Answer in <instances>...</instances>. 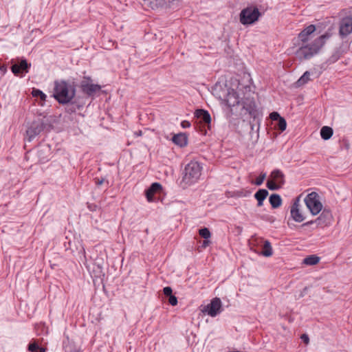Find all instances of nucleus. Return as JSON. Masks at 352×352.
Listing matches in <instances>:
<instances>
[{
    "mask_svg": "<svg viewBox=\"0 0 352 352\" xmlns=\"http://www.w3.org/2000/svg\"><path fill=\"white\" fill-rule=\"evenodd\" d=\"M352 32V18L344 19L340 24V34L346 36Z\"/></svg>",
    "mask_w": 352,
    "mask_h": 352,
    "instance_id": "nucleus-13",
    "label": "nucleus"
},
{
    "mask_svg": "<svg viewBox=\"0 0 352 352\" xmlns=\"http://www.w3.org/2000/svg\"><path fill=\"white\" fill-rule=\"evenodd\" d=\"M203 311L207 313L211 317H215L222 311V302L219 298H214L203 309Z\"/></svg>",
    "mask_w": 352,
    "mask_h": 352,
    "instance_id": "nucleus-6",
    "label": "nucleus"
},
{
    "mask_svg": "<svg viewBox=\"0 0 352 352\" xmlns=\"http://www.w3.org/2000/svg\"><path fill=\"white\" fill-rule=\"evenodd\" d=\"M65 352H69L67 349V346L65 347Z\"/></svg>",
    "mask_w": 352,
    "mask_h": 352,
    "instance_id": "nucleus-47",
    "label": "nucleus"
},
{
    "mask_svg": "<svg viewBox=\"0 0 352 352\" xmlns=\"http://www.w3.org/2000/svg\"><path fill=\"white\" fill-rule=\"evenodd\" d=\"M258 200V206H261L263 205V202L265 199H257Z\"/></svg>",
    "mask_w": 352,
    "mask_h": 352,
    "instance_id": "nucleus-44",
    "label": "nucleus"
},
{
    "mask_svg": "<svg viewBox=\"0 0 352 352\" xmlns=\"http://www.w3.org/2000/svg\"><path fill=\"white\" fill-rule=\"evenodd\" d=\"M76 95L74 85L65 80L54 82V97L60 104H67L72 101Z\"/></svg>",
    "mask_w": 352,
    "mask_h": 352,
    "instance_id": "nucleus-1",
    "label": "nucleus"
},
{
    "mask_svg": "<svg viewBox=\"0 0 352 352\" xmlns=\"http://www.w3.org/2000/svg\"><path fill=\"white\" fill-rule=\"evenodd\" d=\"M320 135L324 140H327L333 135V129L329 126H323L320 130Z\"/></svg>",
    "mask_w": 352,
    "mask_h": 352,
    "instance_id": "nucleus-20",
    "label": "nucleus"
},
{
    "mask_svg": "<svg viewBox=\"0 0 352 352\" xmlns=\"http://www.w3.org/2000/svg\"><path fill=\"white\" fill-rule=\"evenodd\" d=\"M305 33H308L309 34H311L315 30L316 28L314 25H310L307 26L305 29H304Z\"/></svg>",
    "mask_w": 352,
    "mask_h": 352,
    "instance_id": "nucleus-36",
    "label": "nucleus"
},
{
    "mask_svg": "<svg viewBox=\"0 0 352 352\" xmlns=\"http://www.w3.org/2000/svg\"><path fill=\"white\" fill-rule=\"evenodd\" d=\"M163 292L166 296H168L173 294V290L170 287H165L163 289Z\"/></svg>",
    "mask_w": 352,
    "mask_h": 352,
    "instance_id": "nucleus-37",
    "label": "nucleus"
},
{
    "mask_svg": "<svg viewBox=\"0 0 352 352\" xmlns=\"http://www.w3.org/2000/svg\"><path fill=\"white\" fill-rule=\"evenodd\" d=\"M307 207L313 215L318 214L322 209V204L319 199H304Z\"/></svg>",
    "mask_w": 352,
    "mask_h": 352,
    "instance_id": "nucleus-11",
    "label": "nucleus"
},
{
    "mask_svg": "<svg viewBox=\"0 0 352 352\" xmlns=\"http://www.w3.org/2000/svg\"><path fill=\"white\" fill-rule=\"evenodd\" d=\"M135 135L136 136H141L142 135V131H138L135 132Z\"/></svg>",
    "mask_w": 352,
    "mask_h": 352,
    "instance_id": "nucleus-45",
    "label": "nucleus"
},
{
    "mask_svg": "<svg viewBox=\"0 0 352 352\" xmlns=\"http://www.w3.org/2000/svg\"><path fill=\"white\" fill-rule=\"evenodd\" d=\"M226 101L230 107H234L239 104V97L236 91L230 90L227 96Z\"/></svg>",
    "mask_w": 352,
    "mask_h": 352,
    "instance_id": "nucleus-14",
    "label": "nucleus"
},
{
    "mask_svg": "<svg viewBox=\"0 0 352 352\" xmlns=\"http://www.w3.org/2000/svg\"><path fill=\"white\" fill-rule=\"evenodd\" d=\"M287 127V122L284 118L278 120V128L280 131H284Z\"/></svg>",
    "mask_w": 352,
    "mask_h": 352,
    "instance_id": "nucleus-29",
    "label": "nucleus"
},
{
    "mask_svg": "<svg viewBox=\"0 0 352 352\" xmlns=\"http://www.w3.org/2000/svg\"><path fill=\"white\" fill-rule=\"evenodd\" d=\"M267 186L270 190H276L280 188V186L276 182H275L274 180H272L271 178H270L267 180Z\"/></svg>",
    "mask_w": 352,
    "mask_h": 352,
    "instance_id": "nucleus-28",
    "label": "nucleus"
},
{
    "mask_svg": "<svg viewBox=\"0 0 352 352\" xmlns=\"http://www.w3.org/2000/svg\"><path fill=\"white\" fill-rule=\"evenodd\" d=\"M266 177V173H261L259 177L256 179L254 184L257 186L262 184Z\"/></svg>",
    "mask_w": 352,
    "mask_h": 352,
    "instance_id": "nucleus-33",
    "label": "nucleus"
},
{
    "mask_svg": "<svg viewBox=\"0 0 352 352\" xmlns=\"http://www.w3.org/2000/svg\"><path fill=\"white\" fill-rule=\"evenodd\" d=\"M168 302L170 303V305H171L172 306H175L177 305V297L175 296V295H170V296H168Z\"/></svg>",
    "mask_w": 352,
    "mask_h": 352,
    "instance_id": "nucleus-34",
    "label": "nucleus"
},
{
    "mask_svg": "<svg viewBox=\"0 0 352 352\" xmlns=\"http://www.w3.org/2000/svg\"><path fill=\"white\" fill-rule=\"evenodd\" d=\"M301 339L307 344L309 342V338L307 334H302L301 336Z\"/></svg>",
    "mask_w": 352,
    "mask_h": 352,
    "instance_id": "nucleus-39",
    "label": "nucleus"
},
{
    "mask_svg": "<svg viewBox=\"0 0 352 352\" xmlns=\"http://www.w3.org/2000/svg\"><path fill=\"white\" fill-rule=\"evenodd\" d=\"M252 192L250 190L243 189V190L237 191L235 193L234 196L238 197H250L252 195Z\"/></svg>",
    "mask_w": 352,
    "mask_h": 352,
    "instance_id": "nucleus-25",
    "label": "nucleus"
},
{
    "mask_svg": "<svg viewBox=\"0 0 352 352\" xmlns=\"http://www.w3.org/2000/svg\"><path fill=\"white\" fill-rule=\"evenodd\" d=\"M103 182H104V179H98L96 181V183L97 185H101Z\"/></svg>",
    "mask_w": 352,
    "mask_h": 352,
    "instance_id": "nucleus-43",
    "label": "nucleus"
},
{
    "mask_svg": "<svg viewBox=\"0 0 352 352\" xmlns=\"http://www.w3.org/2000/svg\"><path fill=\"white\" fill-rule=\"evenodd\" d=\"M100 88V86L98 85L91 84L85 82H83L81 84L82 91L89 96H93L97 91H99Z\"/></svg>",
    "mask_w": 352,
    "mask_h": 352,
    "instance_id": "nucleus-12",
    "label": "nucleus"
},
{
    "mask_svg": "<svg viewBox=\"0 0 352 352\" xmlns=\"http://www.w3.org/2000/svg\"><path fill=\"white\" fill-rule=\"evenodd\" d=\"M30 66L31 64L28 63L25 59H23L19 63H14L11 67V70L14 75L18 76L23 72L28 73Z\"/></svg>",
    "mask_w": 352,
    "mask_h": 352,
    "instance_id": "nucleus-9",
    "label": "nucleus"
},
{
    "mask_svg": "<svg viewBox=\"0 0 352 352\" xmlns=\"http://www.w3.org/2000/svg\"><path fill=\"white\" fill-rule=\"evenodd\" d=\"M202 167L195 161L190 162L185 167L184 175L182 179L184 186L197 182L201 175Z\"/></svg>",
    "mask_w": 352,
    "mask_h": 352,
    "instance_id": "nucleus-3",
    "label": "nucleus"
},
{
    "mask_svg": "<svg viewBox=\"0 0 352 352\" xmlns=\"http://www.w3.org/2000/svg\"><path fill=\"white\" fill-rule=\"evenodd\" d=\"M172 140L174 144L179 146L180 147L185 146L188 142V138L184 133L175 135L173 137Z\"/></svg>",
    "mask_w": 352,
    "mask_h": 352,
    "instance_id": "nucleus-16",
    "label": "nucleus"
},
{
    "mask_svg": "<svg viewBox=\"0 0 352 352\" xmlns=\"http://www.w3.org/2000/svg\"><path fill=\"white\" fill-rule=\"evenodd\" d=\"M273 208H277L282 204V199H269Z\"/></svg>",
    "mask_w": 352,
    "mask_h": 352,
    "instance_id": "nucleus-32",
    "label": "nucleus"
},
{
    "mask_svg": "<svg viewBox=\"0 0 352 352\" xmlns=\"http://www.w3.org/2000/svg\"><path fill=\"white\" fill-rule=\"evenodd\" d=\"M1 69H2V70H6V68H3V67H1Z\"/></svg>",
    "mask_w": 352,
    "mask_h": 352,
    "instance_id": "nucleus-50",
    "label": "nucleus"
},
{
    "mask_svg": "<svg viewBox=\"0 0 352 352\" xmlns=\"http://www.w3.org/2000/svg\"><path fill=\"white\" fill-rule=\"evenodd\" d=\"M268 195V191L266 189H260L254 195V198L264 199Z\"/></svg>",
    "mask_w": 352,
    "mask_h": 352,
    "instance_id": "nucleus-24",
    "label": "nucleus"
},
{
    "mask_svg": "<svg viewBox=\"0 0 352 352\" xmlns=\"http://www.w3.org/2000/svg\"><path fill=\"white\" fill-rule=\"evenodd\" d=\"M323 45V37L320 36L311 43L301 44L296 55L300 60L309 59L317 54Z\"/></svg>",
    "mask_w": 352,
    "mask_h": 352,
    "instance_id": "nucleus-2",
    "label": "nucleus"
},
{
    "mask_svg": "<svg viewBox=\"0 0 352 352\" xmlns=\"http://www.w3.org/2000/svg\"><path fill=\"white\" fill-rule=\"evenodd\" d=\"M310 73L309 72H305L304 74L298 80L297 85L301 86L307 83L309 80Z\"/></svg>",
    "mask_w": 352,
    "mask_h": 352,
    "instance_id": "nucleus-23",
    "label": "nucleus"
},
{
    "mask_svg": "<svg viewBox=\"0 0 352 352\" xmlns=\"http://www.w3.org/2000/svg\"><path fill=\"white\" fill-rule=\"evenodd\" d=\"M311 223H312L311 221H310V222H307V223H305V225H308V224Z\"/></svg>",
    "mask_w": 352,
    "mask_h": 352,
    "instance_id": "nucleus-48",
    "label": "nucleus"
},
{
    "mask_svg": "<svg viewBox=\"0 0 352 352\" xmlns=\"http://www.w3.org/2000/svg\"><path fill=\"white\" fill-rule=\"evenodd\" d=\"M195 116L200 119L201 122H204L205 124H210L211 122L210 115L207 111L204 109H197L196 110Z\"/></svg>",
    "mask_w": 352,
    "mask_h": 352,
    "instance_id": "nucleus-15",
    "label": "nucleus"
},
{
    "mask_svg": "<svg viewBox=\"0 0 352 352\" xmlns=\"http://www.w3.org/2000/svg\"><path fill=\"white\" fill-rule=\"evenodd\" d=\"M260 12L256 8L249 7L243 9L240 13V22L243 25L252 24L256 21Z\"/></svg>",
    "mask_w": 352,
    "mask_h": 352,
    "instance_id": "nucleus-5",
    "label": "nucleus"
},
{
    "mask_svg": "<svg viewBox=\"0 0 352 352\" xmlns=\"http://www.w3.org/2000/svg\"><path fill=\"white\" fill-rule=\"evenodd\" d=\"M32 95L34 97L39 96L42 100H45L46 99V95L39 89H34L32 91Z\"/></svg>",
    "mask_w": 352,
    "mask_h": 352,
    "instance_id": "nucleus-30",
    "label": "nucleus"
},
{
    "mask_svg": "<svg viewBox=\"0 0 352 352\" xmlns=\"http://www.w3.org/2000/svg\"><path fill=\"white\" fill-rule=\"evenodd\" d=\"M1 69H2V70H6V68H3V67H1Z\"/></svg>",
    "mask_w": 352,
    "mask_h": 352,
    "instance_id": "nucleus-51",
    "label": "nucleus"
},
{
    "mask_svg": "<svg viewBox=\"0 0 352 352\" xmlns=\"http://www.w3.org/2000/svg\"><path fill=\"white\" fill-rule=\"evenodd\" d=\"M45 125V122L41 118H38L32 121L26 130L25 140L28 142H32L36 136L43 131Z\"/></svg>",
    "mask_w": 352,
    "mask_h": 352,
    "instance_id": "nucleus-4",
    "label": "nucleus"
},
{
    "mask_svg": "<svg viewBox=\"0 0 352 352\" xmlns=\"http://www.w3.org/2000/svg\"><path fill=\"white\" fill-rule=\"evenodd\" d=\"M319 198V195L316 192L311 191V192L307 193V195L305 192L301 193L296 198Z\"/></svg>",
    "mask_w": 352,
    "mask_h": 352,
    "instance_id": "nucleus-27",
    "label": "nucleus"
},
{
    "mask_svg": "<svg viewBox=\"0 0 352 352\" xmlns=\"http://www.w3.org/2000/svg\"><path fill=\"white\" fill-rule=\"evenodd\" d=\"M320 258L316 255H310L303 260V263L307 265H314L318 263Z\"/></svg>",
    "mask_w": 352,
    "mask_h": 352,
    "instance_id": "nucleus-21",
    "label": "nucleus"
},
{
    "mask_svg": "<svg viewBox=\"0 0 352 352\" xmlns=\"http://www.w3.org/2000/svg\"><path fill=\"white\" fill-rule=\"evenodd\" d=\"M300 199H296L290 207V219L297 223H301L305 219V213L299 204Z\"/></svg>",
    "mask_w": 352,
    "mask_h": 352,
    "instance_id": "nucleus-7",
    "label": "nucleus"
},
{
    "mask_svg": "<svg viewBox=\"0 0 352 352\" xmlns=\"http://www.w3.org/2000/svg\"><path fill=\"white\" fill-rule=\"evenodd\" d=\"M166 196V193L164 191L162 186L157 182L153 183L151 186L145 191L146 198H153L155 195Z\"/></svg>",
    "mask_w": 352,
    "mask_h": 352,
    "instance_id": "nucleus-8",
    "label": "nucleus"
},
{
    "mask_svg": "<svg viewBox=\"0 0 352 352\" xmlns=\"http://www.w3.org/2000/svg\"><path fill=\"white\" fill-rule=\"evenodd\" d=\"M272 248L271 246V243L269 241L265 240L263 241V251L261 252V254L264 256H270L272 255Z\"/></svg>",
    "mask_w": 352,
    "mask_h": 352,
    "instance_id": "nucleus-19",
    "label": "nucleus"
},
{
    "mask_svg": "<svg viewBox=\"0 0 352 352\" xmlns=\"http://www.w3.org/2000/svg\"><path fill=\"white\" fill-rule=\"evenodd\" d=\"M1 69H2V70H6V68H3V67H1Z\"/></svg>",
    "mask_w": 352,
    "mask_h": 352,
    "instance_id": "nucleus-49",
    "label": "nucleus"
},
{
    "mask_svg": "<svg viewBox=\"0 0 352 352\" xmlns=\"http://www.w3.org/2000/svg\"><path fill=\"white\" fill-rule=\"evenodd\" d=\"M269 198H280V195H279L274 193V194H272V195L269 197Z\"/></svg>",
    "mask_w": 352,
    "mask_h": 352,
    "instance_id": "nucleus-42",
    "label": "nucleus"
},
{
    "mask_svg": "<svg viewBox=\"0 0 352 352\" xmlns=\"http://www.w3.org/2000/svg\"><path fill=\"white\" fill-rule=\"evenodd\" d=\"M182 126L184 128L190 127V123L189 122H188V121H183L182 122Z\"/></svg>",
    "mask_w": 352,
    "mask_h": 352,
    "instance_id": "nucleus-40",
    "label": "nucleus"
},
{
    "mask_svg": "<svg viewBox=\"0 0 352 352\" xmlns=\"http://www.w3.org/2000/svg\"><path fill=\"white\" fill-rule=\"evenodd\" d=\"M333 217L329 211L324 210L321 214L316 219L317 224L322 227H327L331 225Z\"/></svg>",
    "mask_w": 352,
    "mask_h": 352,
    "instance_id": "nucleus-10",
    "label": "nucleus"
},
{
    "mask_svg": "<svg viewBox=\"0 0 352 352\" xmlns=\"http://www.w3.org/2000/svg\"><path fill=\"white\" fill-rule=\"evenodd\" d=\"M300 34H305V36H307L308 37H309V35H310L308 33H305L304 30L300 32Z\"/></svg>",
    "mask_w": 352,
    "mask_h": 352,
    "instance_id": "nucleus-46",
    "label": "nucleus"
},
{
    "mask_svg": "<svg viewBox=\"0 0 352 352\" xmlns=\"http://www.w3.org/2000/svg\"><path fill=\"white\" fill-rule=\"evenodd\" d=\"M87 206L91 211L96 210V208L98 207L97 205H96L95 204H91L89 202L87 203Z\"/></svg>",
    "mask_w": 352,
    "mask_h": 352,
    "instance_id": "nucleus-38",
    "label": "nucleus"
},
{
    "mask_svg": "<svg viewBox=\"0 0 352 352\" xmlns=\"http://www.w3.org/2000/svg\"><path fill=\"white\" fill-rule=\"evenodd\" d=\"M210 241L208 240V239H205L204 241H203V243H202V246L204 248H206L207 246L209 245Z\"/></svg>",
    "mask_w": 352,
    "mask_h": 352,
    "instance_id": "nucleus-41",
    "label": "nucleus"
},
{
    "mask_svg": "<svg viewBox=\"0 0 352 352\" xmlns=\"http://www.w3.org/2000/svg\"><path fill=\"white\" fill-rule=\"evenodd\" d=\"M153 199H148V201H152Z\"/></svg>",
    "mask_w": 352,
    "mask_h": 352,
    "instance_id": "nucleus-52",
    "label": "nucleus"
},
{
    "mask_svg": "<svg viewBox=\"0 0 352 352\" xmlns=\"http://www.w3.org/2000/svg\"><path fill=\"white\" fill-rule=\"evenodd\" d=\"M28 350L30 352H45V349L40 347L38 344L35 342H30L28 345Z\"/></svg>",
    "mask_w": 352,
    "mask_h": 352,
    "instance_id": "nucleus-22",
    "label": "nucleus"
},
{
    "mask_svg": "<svg viewBox=\"0 0 352 352\" xmlns=\"http://www.w3.org/2000/svg\"><path fill=\"white\" fill-rule=\"evenodd\" d=\"M298 38L301 42L300 44H306V43H311L309 41V37H308L307 36H305V34H300V33L298 34Z\"/></svg>",
    "mask_w": 352,
    "mask_h": 352,
    "instance_id": "nucleus-31",
    "label": "nucleus"
},
{
    "mask_svg": "<svg viewBox=\"0 0 352 352\" xmlns=\"http://www.w3.org/2000/svg\"><path fill=\"white\" fill-rule=\"evenodd\" d=\"M199 235L204 239H208L211 236V233L208 228H204L199 230Z\"/></svg>",
    "mask_w": 352,
    "mask_h": 352,
    "instance_id": "nucleus-26",
    "label": "nucleus"
},
{
    "mask_svg": "<svg viewBox=\"0 0 352 352\" xmlns=\"http://www.w3.org/2000/svg\"><path fill=\"white\" fill-rule=\"evenodd\" d=\"M152 9L163 7L170 2V0H144Z\"/></svg>",
    "mask_w": 352,
    "mask_h": 352,
    "instance_id": "nucleus-17",
    "label": "nucleus"
},
{
    "mask_svg": "<svg viewBox=\"0 0 352 352\" xmlns=\"http://www.w3.org/2000/svg\"><path fill=\"white\" fill-rule=\"evenodd\" d=\"M272 180L281 186L284 183V174L280 170H273L270 176Z\"/></svg>",
    "mask_w": 352,
    "mask_h": 352,
    "instance_id": "nucleus-18",
    "label": "nucleus"
},
{
    "mask_svg": "<svg viewBox=\"0 0 352 352\" xmlns=\"http://www.w3.org/2000/svg\"><path fill=\"white\" fill-rule=\"evenodd\" d=\"M270 118L272 120H274V121H275V120H277V121H278V120H280V118H281L282 117H280V116L279 115V113H278V112H275V111H274V112H272V113H270Z\"/></svg>",
    "mask_w": 352,
    "mask_h": 352,
    "instance_id": "nucleus-35",
    "label": "nucleus"
}]
</instances>
